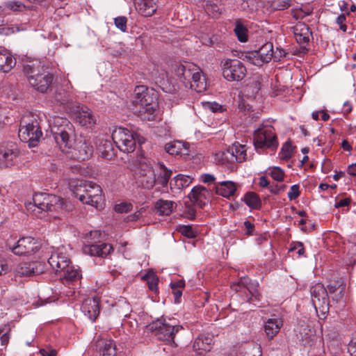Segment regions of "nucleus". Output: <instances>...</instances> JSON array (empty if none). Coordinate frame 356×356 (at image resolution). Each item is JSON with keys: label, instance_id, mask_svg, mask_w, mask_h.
Masks as SVG:
<instances>
[{"label": "nucleus", "instance_id": "f3484780", "mask_svg": "<svg viewBox=\"0 0 356 356\" xmlns=\"http://www.w3.org/2000/svg\"><path fill=\"white\" fill-rule=\"evenodd\" d=\"M156 171L149 165H141L138 170V181L143 188L152 189L156 184Z\"/></svg>", "mask_w": 356, "mask_h": 356}, {"label": "nucleus", "instance_id": "3c124183", "mask_svg": "<svg viewBox=\"0 0 356 356\" xmlns=\"http://www.w3.org/2000/svg\"><path fill=\"white\" fill-rule=\"evenodd\" d=\"M5 8L13 12H22L25 6L19 1H10L6 3Z\"/></svg>", "mask_w": 356, "mask_h": 356}, {"label": "nucleus", "instance_id": "c85d7f7f", "mask_svg": "<svg viewBox=\"0 0 356 356\" xmlns=\"http://www.w3.org/2000/svg\"><path fill=\"white\" fill-rule=\"evenodd\" d=\"M296 336L305 346L311 345V343L315 338L314 330L311 329L310 326L305 323L299 325Z\"/></svg>", "mask_w": 356, "mask_h": 356}, {"label": "nucleus", "instance_id": "6e6552de", "mask_svg": "<svg viewBox=\"0 0 356 356\" xmlns=\"http://www.w3.org/2000/svg\"><path fill=\"white\" fill-rule=\"evenodd\" d=\"M311 299L320 319H325L329 312L327 291L323 284L317 283L310 289Z\"/></svg>", "mask_w": 356, "mask_h": 356}, {"label": "nucleus", "instance_id": "39448f33", "mask_svg": "<svg viewBox=\"0 0 356 356\" xmlns=\"http://www.w3.org/2000/svg\"><path fill=\"white\" fill-rule=\"evenodd\" d=\"M74 187L73 192L81 202L98 209L103 207L102 190L99 185L81 180L78 181Z\"/></svg>", "mask_w": 356, "mask_h": 356}, {"label": "nucleus", "instance_id": "72a5a7b5", "mask_svg": "<svg viewBox=\"0 0 356 356\" xmlns=\"http://www.w3.org/2000/svg\"><path fill=\"white\" fill-rule=\"evenodd\" d=\"M95 144L103 158L111 159L114 153L113 145L110 140L99 137L96 139Z\"/></svg>", "mask_w": 356, "mask_h": 356}, {"label": "nucleus", "instance_id": "c756f323", "mask_svg": "<svg viewBox=\"0 0 356 356\" xmlns=\"http://www.w3.org/2000/svg\"><path fill=\"white\" fill-rule=\"evenodd\" d=\"M136 8L145 17L152 16L156 10L155 0H136Z\"/></svg>", "mask_w": 356, "mask_h": 356}, {"label": "nucleus", "instance_id": "4d7b16f0", "mask_svg": "<svg viewBox=\"0 0 356 356\" xmlns=\"http://www.w3.org/2000/svg\"><path fill=\"white\" fill-rule=\"evenodd\" d=\"M286 188V184H271L269 186V191L272 194L278 195L285 191Z\"/></svg>", "mask_w": 356, "mask_h": 356}, {"label": "nucleus", "instance_id": "f8f14e48", "mask_svg": "<svg viewBox=\"0 0 356 356\" xmlns=\"http://www.w3.org/2000/svg\"><path fill=\"white\" fill-rule=\"evenodd\" d=\"M257 287L258 284L248 277H243L237 284L232 285V289L240 293L241 296H245L247 301L259 300Z\"/></svg>", "mask_w": 356, "mask_h": 356}, {"label": "nucleus", "instance_id": "09e8293b", "mask_svg": "<svg viewBox=\"0 0 356 356\" xmlns=\"http://www.w3.org/2000/svg\"><path fill=\"white\" fill-rule=\"evenodd\" d=\"M234 32L240 42H245L248 40L247 29L242 24H237Z\"/></svg>", "mask_w": 356, "mask_h": 356}, {"label": "nucleus", "instance_id": "f257e3e1", "mask_svg": "<svg viewBox=\"0 0 356 356\" xmlns=\"http://www.w3.org/2000/svg\"><path fill=\"white\" fill-rule=\"evenodd\" d=\"M73 205L60 197L45 193H35L33 197V203L27 205V209L31 210L38 218L44 217L46 213H56L52 215L54 218H62L71 211Z\"/></svg>", "mask_w": 356, "mask_h": 356}, {"label": "nucleus", "instance_id": "0e129e2a", "mask_svg": "<svg viewBox=\"0 0 356 356\" xmlns=\"http://www.w3.org/2000/svg\"><path fill=\"white\" fill-rule=\"evenodd\" d=\"M243 356H261V350L260 347L255 346L246 350L244 353Z\"/></svg>", "mask_w": 356, "mask_h": 356}, {"label": "nucleus", "instance_id": "58836bf2", "mask_svg": "<svg viewBox=\"0 0 356 356\" xmlns=\"http://www.w3.org/2000/svg\"><path fill=\"white\" fill-rule=\"evenodd\" d=\"M175 203L170 200H160L156 202L155 208L160 215H170L174 208Z\"/></svg>", "mask_w": 356, "mask_h": 356}, {"label": "nucleus", "instance_id": "69168bd1", "mask_svg": "<svg viewBox=\"0 0 356 356\" xmlns=\"http://www.w3.org/2000/svg\"><path fill=\"white\" fill-rule=\"evenodd\" d=\"M9 270L7 261L5 259H0V276L6 274Z\"/></svg>", "mask_w": 356, "mask_h": 356}, {"label": "nucleus", "instance_id": "5701e85b", "mask_svg": "<svg viewBox=\"0 0 356 356\" xmlns=\"http://www.w3.org/2000/svg\"><path fill=\"white\" fill-rule=\"evenodd\" d=\"M83 251L91 256L105 257L113 251V248L108 243H102L86 245Z\"/></svg>", "mask_w": 356, "mask_h": 356}, {"label": "nucleus", "instance_id": "6ab92c4d", "mask_svg": "<svg viewBox=\"0 0 356 356\" xmlns=\"http://www.w3.org/2000/svg\"><path fill=\"white\" fill-rule=\"evenodd\" d=\"M99 301L98 298L86 299L81 307L84 315L90 321H95L99 314Z\"/></svg>", "mask_w": 356, "mask_h": 356}, {"label": "nucleus", "instance_id": "a18cd8bd", "mask_svg": "<svg viewBox=\"0 0 356 356\" xmlns=\"http://www.w3.org/2000/svg\"><path fill=\"white\" fill-rule=\"evenodd\" d=\"M268 174L274 180L277 181H283L285 176L284 170L277 166L269 168Z\"/></svg>", "mask_w": 356, "mask_h": 356}, {"label": "nucleus", "instance_id": "ddd939ff", "mask_svg": "<svg viewBox=\"0 0 356 356\" xmlns=\"http://www.w3.org/2000/svg\"><path fill=\"white\" fill-rule=\"evenodd\" d=\"M8 248L16 255L26 256L38 251L40 245L37 240L32 237H22L17 241L15 245H8Z\"/></svg>", "mask_w": 356, "mask_h": 356}, {"label": "nucleus", "instance_id": "b1692460", "mask_svg": "<svg viewBox=\"0 0 356 356\" xmlns=\"http://www.w3.org/2000/svg\"><path fill=\"white\" fill-rule=\"evenodd\" d=\"M290 29L298 43L305 44L309 42L312 32L307 24L302 22H298L295 26L291 27Z\"/></svg>", "mask_w": 356, "mask_h": 356}, {"label": "nucleus", "instance_id": "864d4df0", "mask_svg": "<svg viewBox=\"0 0 356 356\" xmlns=\"http://www.w3.org/2000/svg\"><path fill=\"white\" fill-rule=\"evenodd\" d=\"M127 19L125 17H118L114 19L115 26L123 32L127 31Z\"/></svg>", "mask_w": 356, "mask_h": 356}, {"label": "nucleus", "instance_id": "13d9d810", "mask_svg": "<svg viewBox=\"0 0 356 356\" xmlns=\"http://www.w3.org/2000/svg\"><path fill=\"white\" fill-rule=\"evenodd\" d=\"M300 194L299 186L297 184L293 185L288 193V197L290 200H293L299 197Z\"/></svg>", "mask_w": 356, "mask_h": 356}, {"label": "nucleus", "instance_id": "e2e57ef3", "mask_svg": "<svg viewBox=\"0 0 356 356\" xmlns=\"http://www.w3.org/2000/svg\"><path fill=\"white\" fill-rule=\"evenodd\" d=\"M312 11L309 8H307L305 10L300 9L299 10H296L293 14V17L296 19H302L306 16L310 15Z\"/></svg>", "mask_w": 356, "mask_h": 356}, {"label": "nucleus", "instance_id": "603ef678", "mask_svg": "<svg viewBox=\"0 0 356 356\" xmlns=\"http://www.w3.org/2000/svg\"><path fill=\"white\" fill-rule=\"evenodd\" d=\"M293 153L292 146L289 143H286L282 147L280 152V157L282 159L288 160L289 159Z\"/></svg>", "mask_w": 356, "mask_h": 356}, {"label": "nucleus", "instance_id": "dca6fc26", "mask_svg": "<svg viewBox=\"0 0 356 356\" xmlns=\"http://www.w3.org/2000/svg\"><path fill=\"white\" fill-rule=\"evenodd\" d=\"M74 115L76 122L83 127H91L96 124V117L92 111L86 106L77 105Z\"/></svg>", "mask_w": 356, "mask_h": 356}, {"label": "nucleus", "instance_id": "2eb2a0df", "mask_svg": "<svg viewBox=\"0 0 356 356\" xmlns=\"http://www.w3.org/2000/svg\"><path fill=\"white\" fill-rule=\"evenodd\" d=\"M45 264L40 261L24 262L17 265L15 269V277L35 276L42 273Z\"/></svg>", "mask_w": 356, "mask_h": 356}, {"label": "nucleus", "instance_id": "7ed1b4c3", "mask_svg": "<svg viewBox=\"0 0 356 356\" xmlns=\"http://www.w3.org/2000/svg\"><path fill=\"white\" fill-rule=\"evenodd\" d=\"M132 104L143 120H153L158 108L157 97L144 86L135 88Z\"/></svg>", "mask_w": 356, "mask_h": 356}, {"label": "nucleus", "instance_id": "0eeeda50", "mask_svg": "<svg viewBox=\"0 0 356 356\" xmlns=\"http://www.w3.org/2000/svg\"><path fill=\"white\" fill-rule=\"evenodd\" d=\"M112 139L120 151L127 153L134 151L136 141L143 142L136 133L123 127L114 130Z\"/></svg>", "mask_w": 356, "mask_h": 356}, {"label": "nucleus", "instance_id": "338daca9", "mask_svg": "<svg viewBox=\"0 0 356 356\" xmlns=\"http://www.w3.org/2000/svg\"><path fill=\"white\" fill-rule=\"evenodd\" d=\"M202 181L205 184H212L216 181L214 175L211 174H204L201 176Z\"/></svg>", "mask_w": 356, "mask_h": 356}, {"label": "nucleus", "instance_id": "7c9ffc66", "mask_svg": "<svg viewBox=\"0 0 356 356\" xmlns=\"http://www.w3.org/2000/svg\"><path fill=\"white\" fill-rule=\"evenodd\" d=\"M16 65V60L11 53L6 49H0V71L9 72Z\"/></svg>", "mask_w": 356, "mask_h": 356}, {"label": "nucleus", "instance_id": "680f3d73", "mask_svg": "<svg viewBox=\"0 0 356 356\" xmlns=\"http://www.w3.org/2000/svg\"><path fill=\"white\" fill-rule=\"evenodd\" d=\"M345 289L346 285L342 286V287H339L338 291L332 294V300L337 302L341 301L344 296Z\"/></svg>", "mask_w": 356, "mask_h": 356}, {"label": "nucleus", "instance_id": "4be33fe9", "mask_svg": "<svg viewBox=\"0 0 356 356\" xmlns=\"http://www.w3.org/2000/svg\"><path fill=\"white\" fill-rule=\"evenodd\" d=\"M74 151L76 159L84 161L92 156L93 147L90 145L89 140L81 138L76 143Z\"/></svg>", "mask_w": 356, "mask_h": 356}, {"label": "nucleus", "instance_id": "aec40b11", "mask_svg": "<svg viewBox=\"0 0 356 356\" xmlns=\"http://www.w3.org/2000/svg\"><path fill=\"white\" fill-rule=\"evenodd\" d=\"M68 129L70 130V128H68ZM52 132L55 142L59 146L62 152H65L67 148L72 147V142L70 139L67 127L60 126L57 128V131L52 130Z\"/></svg>", "mask_w": 356, "mask_h": 356}, {"label": "nucleus", "instance_id": "8fccbe9b", "mask_svg": "<svg viewBox=\"0 0 356 356\" xmlns=\"http://www.w3.org/2000/svg\"><path fill=\"white\" fill-rule=\"evenodd\" d=\"M203 107L205 110H209L213 113H222L225 109L223 106L217 102H202Z\"/></svg>", "mask_w": 356, "mask_h": 356}, {"label": "nucleus", "instance_id": "5fc2aeb1", "mask_svg": "<svg viewBox=\"0 0 356 356\" xmlns=\"http://www.w3.org/2000/svg\"><path fill=\"white\" fill-rule=\"evenodd\" d=\"M297 251L298 257H300L305 253V248L302 242H294L291 243L289 248V252Z\"/></svg>", "mask_w": 356, "mask_h": 356}, {"label": "nucleus", "instance_id": "c03bdc74", "mask_svg": "<svg viewBox=\"0 0 356 356\" xmlns=\"http://www.w3.org/2000/svg\"><path fill=\"white\" fill-rule=\"evenodd\" d=\"M293 4V0H273L270 2V10H283Z\"/></svg>", "mask_w": 356, "mask_h": 356}, {"label": "nucleus", "instance_id": "bb28decb", "mask_svg": "<svg viewBox=\"0 0 356 356\" xmlns=\"http://www.w3.org/2000/svg\"><path fill=\"white\" fill-rule=\"evenodd\" d=\"M154 170L156 171V184L163 188L166 187L172 176V170L166 168L162 163H159Z\"/></svg>", "mask_w": 356, "mask_h": 356}, {"label": "nucleus", "instance_id": "a211bd4d", "mask_svg": "<svg viewBox=\"0 0 356 356\" xmlns=\"http://www.w3.org/2000/svg\"><path fill=\"white\" fill-rule=\"evenodd\" d=\"M283 325L282 320L276 315L264 319V330L268 339L276 336Z\"/></svg>", "mask_w": 356, "mask_h": 356}, {"label": "nucleus", "instance_id": "423d86ee", "mask_svg": "<svg viewBox=\"0 0 356 356\" xmlns=\"http://www.w3.org/2000/svg\"><path fill=\"white\" fill-rule=\"evenodd\" d=\"M172 321H167L164 318H158L152 321L148 325L150 331L154 332L157 338L168 343H175L174 338L175 334L181 330L182 326L174 324Z\"/></svg>", "mask_w": 356, "mask_h": 356}, {"label": "nucleus", "instance_id": "f704fd0d", "mask_svg": "<svg viewBox=\"0 0 356 356\" xmlns=\"http://www.w3.org/2000/svg\"><path fill=\"white\" fill-rule=\"evenodd\" d=\"M230 154L234 156V163H242L245 161L247 156V148L245 145L234 143L232 146L228 147Z\"/></svg>", "mask_w": 356, "mask_h": 356}, {"label": "nucleus", "instance_id": "c9c22d12", "mask_svg": "<svg viewBox=\"0 0 356 356\" xmlns=\"http://www.w3.org/2000/svg\"><path fill=\"white\" fill-rule=\"evenodd\" d=\"M60 279H64L67 282H74L79 280L81 274L79 268L74 266H67V268H65L62 271L61 274H59Z\"/></svg>", "mask_w": 356, "mask_h": 356}, {"label": "nucleus", "instance_id": "1a4fd4ad", "mask_svg": "<svg viewBox=\"0 0 356 356\" xmlns=\"http://www.w3.org/2000/svg\"><path fill=\"white\" fill-rule=\"evenodd\" d=\"M254 145L258 148H276L278 145L274 129L270 125H262L254 134Z\"/></svg>", "mask_w": 356, "mask_h": 356}, {"label": "nucleus", "instance_id": "393cba45", "mask_svg": "<svg viewBox=\"0 0 356 356\" xmlns=\"http://www.w3.org/2000/svg\"><path fill=\"white\" fill-rule=\"evenodd\" d=\"M213 343V337L200 335L197 337L193 343V350L199 355H203L211 350Z\"/></svg>", "mask_w": 356, "mask_h": 356}, {"label": "nucleus", "instance_id": "de8ad7c7", "mask_svg": "<svg viewBox=\"0 0 356 356\" xmlns=\"http://www.w3.org/2000/svg\"><path fill=\"white\" fill-rule=\"evenodd\" d=\"M11 329L9 325H3L0 327V340L2 346L6 345L10 339V332Z\"/></svg>", "mask_w": 356, "mask_h": 356}, {"label": "nucleus", "instance_id": "49530a36", "mask_svg": "<svg viewBox=\"0 0 356 356\" xmlns=\"http://www.w3.org/2000/svg\"><path fill=\"white\" fill-rule=\"evenodd\" d=\"M178 230L183 236L189 238H193L197 235V231L190 225H181Z\"/></svg>", "mask_w": 356, "mask_h": 356}, {"label": "nucleus", "instance_id": "bf43d9fd", "mask_svg": "<svg viewBox=\"0 0 356 356\" xmlns=\"http://www.w3.org/2000/svg\"><path fill=\"white\" fill-rule=\"evenodd\" d=\"M131 204L128 203H121L115 206V211L118 213H127L131 209Z\"/></svg>", "mask_w": 356, "mask_h": 356}, {"label": "nucleus", "instance_id": "4468645a", "mask_svg": "<svg viewBox=\"0 0 356 356\" xmlns=\"http://www.w3.org/2000/svg\"><path fill=\"white\" fill-rule=\"evenodd\" d=\"M19 150L14 143H7L0 146V168H8L15 163Z\"/></svg>", "mask_w": 356, "mask_h": 356}, {"label": "nucleus", "instance_id": "f03ea898", "mask_svg": "<svg viewBox=\"0 0 356 356\" xmlns=\"http://www.w3.org/2000/svg\"><path fill=\"white\" fill-rule=\"evenodd\" d=\"M175 76L185 87H189L197 92H202L207 89L204 76L200 68L191 63L176 64L173 68Z\"/></svg>", "mask_w": 356, "mask_h": 356}, {"label": "nucleus", "instance_id": "20e7f679", "mask_svg": "<svg viewBox=\"0 0 356 356\" xmlns=\"http://www.w3.org/2000/svg\"><path fill=\"white\" fill-rule=\"evenodd\" d=\"M23 70L29 84L40 92H47L52 84L54 76L43 70L38 60L26 62L24 65Z\"/></svg>", "mask_w": 356, "mask_h": 356}, {"label": "nucleus", "instance_id": "052dcab7", "mask_svg": "<svg viewBox=\"0 0 356 356\" xmlns=\"http://www.w3.org/2000/svg\"><path fill=\"white\" fill-rule=\"evenodd\" d=\"M158 281V278L154 275L149 276L147 284L151 291H156L157 290Z\"/></svg>", "mask_w": 356, "mask_h": 356}, {"label": "nucleus", "instance_id": "2f4dec72", "mask_svg": "<svg viewBox=\"0 0 356 356\" xmlns=\"http://www.w3.org/2000/svg\"><path fill=\"white\" fill-rule=\"evenodd\" d=\"M97 347L99 349L102 356H115L116 346L113 341L111 339H100L96 342Z\"/></svg>", "mask_w": 356, "mask_h": 356}, {"label": "nucleus", "instance_id": "37998d69", "mask_svg": "<svg viewBox=\"0 0 356 356\" xmlns=\"http://www.w3.org/2000/svg\"><path fill=\"white\" fill-rule=\"evenodd\" d=\"M257 51L264 63L271 60L273 56V45L271 42L266 43Z\"/></svg>", "mask_w": 356, "mask_h": 356}, {"label": "nucleus", "instance_id": "79ce46f5", "mask_svg": "<svg viewBox=\"0 0 356 356\" xmlns=\"http://www.w3.org/2000/svg\"><path fill=\"white\" fill-rule=\"evenodd\" d=\"M184 149V145L179 141H172L165 145V150L172 156L180 155Z\"/></svg>", "mask_w": 356, "mask_h": 356}, {"label": "nucleus", "instance_id": "e433bc0d", "mask_svg": "<svg viewBox=\"0 0 356 356\" xmlns=\"http://www.w3.org/2000/svg\"><path fill=\"white\" fill-rule=\"evenodd\" d=\"M214 161L217 164L228 165L233 164L234 156L230 154L228 148L223 151H219L214 154Z\"/></svg>", "mask_w": 356, "mask_h": 356}, {"label": "nucleus", "instance_id": "412c9836", "mask_svg": "<svg viewBox=\"0 0 356 356\" xmlns=\"http://www.w3.org/2000/svg\"><path fill=\"white\" fill-rule=\"evenodd\" d=\"M48 264L55 273L59 275L65 268H67L70 259L64 254L55 252L49 258Z\"/></svg>", "mask_w": 356, "mask_h": 356}, {"label": "nucleus", "instance_id": "ea45409f", "mask_svg": "<svg viewBox=\"0 0 356 356\" xmlns=\"http://www.w3.org/2000/svg\"><path fill=\"white\" fill-rule=\"evenodd\" d=\"M241 58L244 61L249 62L257 66H261L264 63L257 50L244 52L242 54Z\"/></svg>", "mask_w": 356, "mask_h": 356}, {"label": "nucleus", "instance_id": "a878e982", "mask_svg": "<svg viewBox=\"0 0 356 356\" xmlns=\"http://www.w3.org/2000/svg\"><path fill=\"white\" fill-rule=\"evenodd\" d=\"M213 190L217 195L229 198L234 195L236 186L233 181H223L215 183Z\"/></svg>", "mask_w": 356, "mask_h": 356}, {"label": "nucleus", "instance_id": "9d476101", "mask_svg": "<svg viewBox=\"0 0 356 356\" xmlns=\"http://www.w3.org/2000/svg\"><path fill=\"white\" fill-rule=\"evenodd\" d=\"M221 67L224 78L229 81H241L246 74L243 63L237 59L227 58L222 60Z\"/></svg>", "mask_w": 356, "mask_h": 356}, {"label": "nucleus", "instance_id": "473e14b6", "mask_svg": "<svg viewBox=\"0 0 356 356\" xmlns=\"http://www.w3.org/2000/svg\"><path fill=\"white\" fill-rule=\"evenodd\" d=\"M193 179V178L190 176L178 175L170 181V189L175 192H180L184 188L188 187Z\"/></svg>", "mask_w": 356, "mask_h": 356}, {"label": "nucleus", "instance_id": "4c0bfd02", "mask_svg": "<svg viewBox=\"0 0 356 356\" xmlns=\"http://www.w3.org/2000/svg\"><path fill=\"white\" fill-rule=\"evenodd\" d=\"M218 0H209L206 2L204 8L208 15L213 18L220 15L222 8L218 5Z\"/></svg>", "mask_w": 356, "mask_h": 356}, {"label": "nucleus", "instance_id": "6e6d98bb", "mask_svg": "<svg viewBox=\"0 0 356 356\" xmlns=\"http://www.w3.org/2000/svg\"><path fill=\"white\" fill-rule=\"evenodd\" d=\"M344 285H346V284L343 283V281L341 280H339V281L334 282L332 283H330L327 286V293H329L330 294H334L337 291H338L339 287H342V286H344Z\"/></svg>", "mask_w": 356, "mask_h": 356}, {"label": "nucleus", "instance_id": "cd10ccee", "mask_svg": "<svg viewBox=\"0 0 356 356\" xmlns=\"http://www.w3.org/2000/svg\"><path fill=\"white\" fill-rule=\"evenodd\" d=\"M209 195L208 191L203 186H195L188 195L191 202L200 207L205 204V200Z\"/></svg>", "mask_w": 356, "mask_h": 356}, {"label": "nucleus", "instance_id": "9b49d317", "mask_svg": "<svg viewBox=\"0 0 356 356\" xmlns=\"http://www.w3.org/2000/svg\"><path fill=\"white\" fill-rule=\"evenodd\" d=\"M42 133L36 120L26 122L23 120L19 129V137L22 142L28 143L29 147H35L42 137Z\"/></svg>", "mask_w": 356, "mask_h": 356}, {"label": "nucleus", "instance_id": "a19ab883", "mask_svg": "<svg viewBox=\"0 0 356 356\" xmlns=\"http://www.w3.org/2000/svg\"><path fill=\"white\" fill-rule=\"evenodd\" d=\"M243 200L245 204L251 209H258L261 206V202L259 195L254 192L247 193Z\"/></svg>", "mask_w": 356, "mask_h": 356}, {"label": "nucleus", "instance_id": "774afa93", "mask_svg": "<svg viewBox=\"0 0 356 356\" xmlns=\"http://www.w3.org/2000/svg\"><path fill=\"white\" fill-rule=\"evenodd\" d=\"M348 352L352 356H356V337L353 338L349 343Z\"/></svg>", "mask_w": 356, "mask_h": 356}]
</instances>
